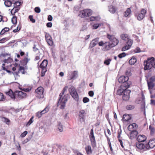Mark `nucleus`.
<instances>
[{"label":"nucleus","instance_id":"obj_45","mask_svg":"<svg viewBox=\"0 0 155 155\" xmlns=\"http://www.w3.org/2000/svg\"><path fill=\"white\" fill-rule=\"evenodd\" d=\"M133 43V41L131 39H129L127 43V45L129 47H131Z\"/></svg>","mask_w":155,"mask_h":155},{"label":"nucleus","instance_id":"obj_1","mask_svg":"<svg viewBox=\"0 0 155 155\" xmlns=\"http://www.w3.org/2000/svg\"><path fill=\"white\" fill-rule=\"evenodd\" d=\"M107 37L109 40V41L105 42V43L107 44V47H108V49H110L118 44V40L114 36L107 34Z\"/></svg>","mask_w":155,"mask_h":155},{"label":"nucleus","instance_id":"obj_46","mask_svg":"<svg viewBox=\"0 0 155 155\" xmlns=\"http://www.w3.org/2000/svg\"><path fill=\"white\" fill-rule=\"evenodd\" d=\"M151 62H152V68L153 67V68H155V62L154 61V58L153 57H151Z\"/></svg>","mask_w":155,"mask_h":155},{"label":"nucleus","instance_id":"obj_42","mask_svg":"<svg viewBox=\"0 0 155 155\" xmlns=\"http://www.w3.org/2000/svg\"><path fill=\"white\" fill-rule=\"evenodd\" d=\"M18 71L19 72H20L22 74H25L24 68L23 67L20 66L18 69Z\"/></svg>","mask_w":155,"mask_h":155},{"label":"nucleus","instance_id":"obj_58","mask_svg":"<svg viewBox=\"0 0 155 155\" xmlns=\"http://www.w3.org/2000/svg\"><path fill=\"white\" fill-rule=\"evenodd\" d=\"M108 143L109 145V146L110 150V151L112 152L113 151V149L111 147V144L110 140H108Z\"/></svg>","mask_w":155,"mask_h":155},{"label":"nucleus","instance_id":"obj_55","mask_svg":"<svg viewBox=\"0 0 155 155\" xmlns=\"http://www.w3.org/2000/svg\"><path fill=\"white\" fill-rule=\"evenodd\" d=\"M29 18L30 20L32 22L35 23V19L33 18V17L32 15H30L29 16Z\"/></svg>","mask_w":155,"mask_h":155},{"label":"nucleus","instance_id":"obj_33","mask_svg":"<svg viewBox=\"0 0 155 155\" xmlns=\"http://www.w3.org/2000/svg\"><path fill=\"white\" fill-rule=\"evenodd\" d=\"M4 4L6 6L10 7L12 4V2L9 0H7L5 2Z\"/></svg>","mask_w":155,"mask_h":155},{"label":"nucleus","instance_id":"obj_52","mask_svg":"<svg viewBox=\"0 0 155 155\" xmlns=\"http://www.w3.org/2000/svg\"><path fill=\"white\" fill-rule=\"evenodd\" d=\"M19 72V71H15L14 72H12V74L15 76V78H16V77L17 78L18 76L19 77V76L18 75V74Z\"/></svg>","mask_w":155,"mask_h":155},{"label":"nucleus","instance_id":"obj_19","mask_svg":"<svg viewBox=\"0 0 155 155\" xmlns=\"http://www.w3.org/2000/svg\"><path fill=\"white\" fill-rule=\"evenodd\" d=\"M124 90V87L123 85H121L117 91V94L120 95L123 93Z\"/></svg>","mask_w":155,"mask_h":155},{"label":"nucleus","instance_id":"obj_36","mask_svg":"<svg viewBox=\"0 0 155 155\" xmlns=\"http://www.w3.org/2000/svg\"><path fill=\"white\" fill-rule=\"evenodd\" d=\"M105 42H104L103 41H101L98 43V45L99 46H103L104 45H105V48L107 50H108L109 49H108V47H107V44L106 43H105Z\"/></svg>","mask_w":155,"mask_h":155},{"label":"nucleus","instance_id":"obj_41","mask_svg":"<svg viewBox=\"0 0 155 155\" xmlns=\"http://www.w3.org/2000/svg\"><path fill=\"white\" fill-rule=\"evenodd\" d=\"M49 108L48 106L46 107L43 110L41 111V113L43 114L48 112L49 110Z\"/></svg>","mask_w":155,"mask_h":155},{"label":"nucleus","instance_id":"obj_15","mask_svg":"<svg viewBox=\"0 0 155 155\" xmlns=\"http://www.w3.org/2000/svg\"><path fill=\"white\" fill-rule=\"evenodd\" d=\"M78 72L75 71L71 72V76L70 77L69 80H75L78 77Z\"/></svg>","mask_w":155,"mask_h":155},{"label":"nucleus","instance_id":"obj_18","mask_svg":"<svg viewBox=\"0 0 155 155\" xmlns=\"http://www.w3.org/2000/svg\"><path fill=\"white\" fill-rule=\"evenodd\" d=\"M136 146L137 148V150L138 151L139 150L144 149L145 147L144 145L140 142H138L136 143Z\"/></svg>","mask_w":155,"mask_h":155},{"label":"nucleus","instance_id":"obj_29","mask_svg":"<svg viewBox=\"0 0 155 155\" xmlns=\"http://www.w3.org/2000/svg\"><path fill=\"white\" fill-rule=\"evenodd\" d=\"M137 61L136 58L134 57H132L129 61V63L131 65L134 64Z\"/></svg>","mask_w":155,"mask_h":155},{"label":"nucleus","instance_id":"obj_12","mask_svg":"<svg viewBox=\"0 0 155 155\" xmlns=\"http://www.w3.org/2000/svg\"><path fill=\"white\" fill-rule=\"evenodd\" d=\"M45 38L48 45L51 46H52L53 41L52 40V37L48 33H46L45 35Z\"/></svg>","mask_w":155,"mask_h":155},{"label":"nucleus","instance_id":"obj_3","mask_svg":"<svg viewBox=\"0 0 155 155\" xmlns=\"http://www.w3.org/2000/svg\"><path fill=\"white\" fill-rule=\"evenodd\" d=\"M128 77L124 76H120L118 79V82L123 84L121 85H123L125 88L128 87L131 84L130 81H128Z\"/></svg>","mask_w":155,"mask_h":155},{"label":"nucleus","instance_id":"obj_10","mask_svg":"<svg viewBox=\"0 0 155 155\" xmlns=\"http://www.w3.org/2000/svg\"><path fill=\"white\" fill-rule=\"evenodd\" d=\"M90 140L91 141V144L93 147L96 146V141L95 137L94 134L93 129H92L91 130L90 133L89 135Z\"/></svg>","mask_w":155,"mask_h":155},{"label":"nucleus","instance_id":"obj_62","mask_svg":"<svg viewBox=\"0 0 155 155\" xmlns=\"http://www.w3.org/2000/svg\"><path fill=\"white\" fill-rule=\"evenodd\" d=\"M146 10L143 9L141 11V13L140 14H142L143 15H144V16H145L146 13Z\"/></svg>","mask_w":155,"mask_h":155},{"label":"nucleus","instance_id":"obj_48","mask_svg":"<svg viewBox=\"0 0 155 155\" xmlns=\"http://www.w3.org/2000/svg\"><path fill=\"white\" fill-rule=\"evenodd\" d=\"M89 101V99L87 97H84L83 99V101L84 103L88 102Z\"/></svg>","mask_w":155,"mask_h":155},{"label":"nucleus","instance_id":"obj_54","mask_svg":"<svg viewBox=\"0 0 155 155\" xmlns=\"http://www.w3.org/2000/svg\"><path fill=\"white\" fill-rule=\"evenodd\" d=\"M42 114H43L42 113H41V111L40 112H38L36 113V116L38 118L41 117Z\"/></svg>","mask_w":155,"mask_h":155},{"label":"nucleus","instance_id":"obj_30","mask_svg":"<svg viewBox=\"0 0 155 155\" xmlns=\"http://www.w3.org/2000/svg\"><path fill=\"white\" fill-rule=\"evenodd\" d=\"M1 118L3 122L6 123V124H9L10 121L8 119L4 117H1Z\"/></svg>","mask_w":155,"mask_h":155},{"label":"nucleus","instance_id":"obj_56","mask_svg":"<svg viewBox=\"0 0 155 155\" xmlns=\"http://www.w3.org/2000/svg\"><path fill=\"white\" fill-rule=\"evenodd\" d=\"M35 11L36 12L39 13L40 12L41 10L39 8L36 7L35 8Z\"/></svg>","mask_w":155,"mask_h":155},{"label":"nucleus","instance_id":"obj_21","mask_svg":"<svg viewBox=\"0 0 155 155\" xmlns=\"http://www.w3.org/2000/svg\"><path fill=\"white\" fill-rule=\"evenodd\" d=\"M19 9V7L14 6V8L11 10V13L12 15H15V13L17 12Z\"/></svg>","mask_w":155,"mask_h":155},{"label":"nucleus","instance_id":"obj_57","mask_svg":"<svg viewBox=\"0 0 155 155\" xmlns=\"http://www.w3.org/2000/svg\"><path fill=\"white\" fill-rule=\"evenodd\" d=\"M28 132L27 131H24L23 133H22L20 135V137H25L27 134Z\"/></svg>","mask_w":155,"mask_h":155},{"label":"nucleus","instance_id":"obj_22","mask_svg":"<svg viewBox=\"0 0 155 155\" xmlns=\"http://www.w3.org/2000/svg\"><path fill=\"white\" fill-rule=\"evenodd\" d=\"M48 62L47 60H44L40 65V68H46Z\"/></svg>","mask_w":155,"mask_h":155},{"label":"nucleus","instance_id":"obj_2","mask_svg":"<svg viewBox=\"0 0 155 155\" xmlns=\"http://www.w3.org/2000/svg\"><path fill=\"white\" fill-rule=\"evenodd\" d=\"M64 93L62 92V93L60 94L59 99L58 103V105L61 106L60 108L62 109L64 108L65 104L68 101V98L67 97L64 96L63 97Z\"/></svg>","mask_w":155,"mask_h":155},{"label":"nucleus","instance_id":"obj_59","mask_svg":"<svg viewBox=\"0 0 155 155\" xmlns=\"http://www.w3.org/2000/svg\"><path fill=\"white\" fill-rule=\"evenodd\" d=\"M121 129L120 130H118V135H117V138L118 139H120L121 137Z\"/></svg>","mask_w":155,"mask_h":155},{"label":"nucleus","instance_id":"obj_31","mask_svg":"<svg viewBox=\"0 0 155 155\" xmlns=\"http://www.w3.org/2000/svg\"><path fill=\"white\" fill-rule=\"evenodd\" d=\"M145 16L142 14L139 13L137 16V19L139 21L142 20Z\"/></svg>","mask_w":155,"mask_h":155},{"label":"nucleus","instance_id":"obj_60","mask_svg":"<svg viewBox=\"0 0 155 155\" xmlns=\"http://www.w3.org/2000/svg\"><path fill=\"white\" fill-rule=\"evenodd\" d=\"M21 5V2H15L14 3V6H15L16 7H18L19 6H20Z\"/></svg>","mask_w":155,"mask_h":155},{"label":"nucleus","instance_id":"obj_13","mask_svg":"<svg viewBox=\"0 0 155 155\" xmlns=\"http://www.w3.org/2000/svg\"><path fill=\"white\" fill-rule=\"evenodd\" d=\"M86 113L84 110H82L79 111V116L80 120L81 122L84 121Z\"/></svg>","mask_w":155,"mask_h":155},{"label":"nucleus","instance_id":"obj_47","mask_svg":"<svg viewBox=\"0 0 155 155\" xmlns=\"http://www.w3.org/2000/svg\"><path fill=\"white\" fill-rule=\"evenodd\" d=\"M149 129L150 130V133L151 134H153L155 131V129L151 125L149 126Z\"/></svg>","mask_w":155,"mask_h":155},{"label":"nucleus","instance_id":"obj_49","mask_svg":"<svg viewBox=\"0 0 155 155\" xmlns=\"http://www.w3.org/2000/svg\"><path fill=\"white\" fill-rule=\"evenodd\" d=\"M134 108V106L133 105H128L127 106L126 108L128 110H130L131 109H133Z\"/></svg>","mask_w":155,"mask_h":155},{"label":"nucleus","instance_id":"obj_4","mask_svg":"<svg viewBox=\"0 0 155 155\" xmlns=\"http://www.w3.org/2000/svg\"><path fill=\"white\" fill-rule=\"evenodd\" d=\"M151 82H147L148 89L151 94V98H155V85H154V80Z\"/></svg>","mask_w":155,"mask_h":155},{"label":"nucleus","instance_id":"obj_20","mask_svg":"<svg viewBox=\"0 0 155 155\" xmlns=\"http://www.w3.org/2000/svg\"><path fill=\"white\" fill-rule=\"evenodd\" d=\"M57 128L58 130L60 132H62L63 131V127L62 124L60 121L57 122Z\"/></svg>","mask_w":155,"mask_h":155},{"label":"nucleus","instance_id":"obj_37","mask_svg":"<svg viewBox=\"0 0 155 155\" xmlns=\"http://www.w3.org/2000/svg\"><path fill=\"white\" fill-rule=\"evenodd\" d=\"M41 77H43L44 76L45 73L47 71V69L46 68H41Z\"/></svg>","mask_w":155,"mask_h":155},{"label":"nucleus","instance_id":"obj_51","mask_svg":"<svg viewBox=\"0 0 155 155\" xmlns=\"http://www.w3.org/2000/svg\"><path fill=\"white\" fill-rule=\"evenodd\" d=\"M126 55L125 53L124 52H123L122 53L119 54L118 55V57L119 58H121L125 57Z\"/></svg>","mask_w":155,"mask_h":155},{"label":"nucleus","instance_id":"obj_39","mask_svg":"<svg viewBox=\"0 0 155 155\" xmlns=\"http://www.w3.org/2000/svg\"><path fill=\"white\" fill-rule=\"evenodd\" d=\"M34 118V117H31V118L27 122L26 126H29L31 124H32L33 122V119Z\"/></svg>","mask_w":155,"mask_h":155},{"label":"nucleus","instance_id":"obj_24","mask_svg":"<svg viewBox=\"0 0 155 155\" xmlns=\"http://www.w3.org/2000/svg\"><path fill=\"white\" fill-rule=\"evenodd\" d=\"M108 10L111 13L114 14L115 12L116 9L114 6L111 5L108 6Z\"/></svg>","mask_w":155,"mask_h":155},{"label":"nucleus","instance_id":"obj_8","mask_svg":"<svg viewBox=\"0 0 155 155\" xmlns=\"http://www.w3.org/2000/svg\"><path fill=\"white\" fill-rule=\"evenodd\" d=\"M128 88L124 87V90L123 92V100L125 101L128 100L130 98V94L131 91L127 89Z\"/></svg>","mask_w":155,"mask_h":155},{"label":"nucleus","instance_id":"obj_5","mask_svg":"<svg viewBox=\"0 0 155 155\" xmlns=\"http://www.w3.org/2000/svg\"><path fill=\"white\" fill-rule=\"evenodd\" d=\"M68 91L72 97L76 101H78V96L75 87L73 86H71V87L69 88Z\"/></svg>","mask_w":155,"mask_h":155},{"label":"nucleus","instance_id":"obj_40","mask_svg":"<svg viewBox=\"0 0 155 155\" xmlns=\"http://www.w3.org/2000/svg\"><path fill=\"white\" fill-rule=\"evenodd\" d=\"M12 21L13 24H15L17 23V17L16 16H13L12 18Z\"/></svg>","mask_w":155,"mask_h":155},{"label":"nucleus","instance_id":"obj_53","mask_svg":"<svg viewBox=\"0 0 155 155\" xmlns=\"http://www.w3.org/2000/svg\"><path fill=\"white\" fill-rule=\"evenodd\" d=\"M5 99V98L4 97L3 94L0 92V101H3Z\"/></svg>","mask_w":155,"mask_h":155},{"label":"nucleus","instance_id":"obj_11","mask_svg":"<svg viewBox=\"0 0 155 155\" xmlns=\"http://www.w3.org/2000/svg\"><path fill=\"white\" fill-rule=\"evenodd\" d=\"M155 146V139L150 140L148 144L146 145L145 148L147 150L152 149Z\"/></svg>","mask_w":155,"mask_h":155},{"label":"nucleus","instance_id":"obj_44","mask_svg":"<svg viewBox=\"0 0 155 155\" xmlns=\"http://www.w3.org/2000/svg\"><path fill=\"white\" fill-rule=\"evenodd\" d=\"M111 61V59L110 58L105 60L104 62V64L107 65H108L110 64Z\"/></svg>","mask_w":155,"mask_h":155},{"label":"nucleus","instance_id":"obj_34","mask_svg":"<svg viewBox=\"0 0 155 155\" xmlns=\"http://www.w3.org/2000/svg\"><path fill=\"white\" fill-rule=\"evenodd\" d=\"M12 61V59L10 57L8 58L7 59H5L3 61V62L4 63H10Z\"/></svg>","mask_w":155,"mask_h":155},{"label":"nucleus","instance_id":"obj_6","mask_svg":"<svg viewBox=\"0 0 155 155\" xmlns=\"http://www.w3.org/2000/svg\"><path fill=\"white\" fill-rule=\"evenodd\" d=\"M44 89L42 87H38L35 91L36 96L39 98H43L44 97Z\"/></svg>","mask_w":155,"mask_h":155},{"label":"nucleus","instance_id":"obj_26","mask_svg":"<svg viewBox=\"0 0 155 155\" xmlns=\"http://www.w3.org/2000/svg\"><path fill=\"white\" fill-rule=\"evenodd\" d=\"M29 60V59H28L27 58H25L22 61H21L20 62L21 65L23 66H25L27 64Z\"/></svg>","mask_w":155,"mask_h":155},{"label":"nucleus","instance_id":"obj_63","mask_svg":"<svg viewBox=\"0 0 155 155\" xmlns=\"http://www.w3.org/2000/svg\"><path fill=\"white\" fill-rule=\"evenodd\" d=\"M153 80H154V85H155V76H153L152 77L150 80V81L149 82H151L152 81H153Z\"/></svg>","mask_w":155,"mask_h":155},{"label":"nucleus","instance_id":"obj_14","mask_svg":"<svg viewBox=\"0 0 155 155\" xmlns=\"http://www.w3.org/2000/svg\"><path fill=\"white\" fill-rule=\"evenodd\" d=\"M99 41V38H96L90 42L89 48H91L94 47L98 43Z\"/></svg>","mask_w":155,"mask_h":155},{"label":"nucleus","instance_id":"obj_38","mask_svg":"<svg viewBox=\"0 0 155 155\" xmlns=\"http://www.w3.org/2000/svg\"><path fill=\"white\" fill-rule=\"evenodd\" d=\"M101 25V24H95L93 25L92 28L93 29H96Z\"/></svg>","mask_w":155,"mask_h":155},{"label":"nucleus","instance_id":"obj_43","mask_svg":"<svg viewBox=\"0 0 155 155\" xmlns=\"http://www.w3.org/2000/svg\"><path fill=\"white\" fill-rule=\"evenodd\" d=\"M137 132L136 130L132 131L130 133V137H134L137 135Z\"/></svg>","mask_w":155,"mask_h":155},{"label":"nucleus","instance_id":"obj_25","mask_svg":"<svg viewBox=\"0 0 155 155\" xmlns=\"http://www.w3.org/2000/svg\"><path fill=\"white\" fill-rule=\"evenodd\" d=\"M6 94L7 95H9L12 99H15V96L12 90L9 91L8 92H6Z\"/></svg>","mask_w":155,"mask_h":155},{"label":"nucleus","instance_id":"obj_28","mask_svg":"<svg viewBox=\"0 0 155 155\" xmlns=\"http://www.w3.org/2000/svg\"><path fill=\"white\" fill-rule=\"evenodd\" d=\"M85 150L88 155H90L92 153L91 147L90 146L88 145L85 147Z\"/></svg>","mask_w":155,"mask_h":155},{"label":"nucleus","instance_id":"obj_50","mask_svg":"<svg viewBox=\"0 0 155 155\" xmlns=\"http://www.w3.org/2000/svg\"><path fill=\"white\" fill-rule=\"evenodd\" d=\"M130 48V47H129L127 45L126 46L122 48V50L123 51H124L129 49Z\"/></svg>","mask_w":155,"mask_h":155},{"label":"nucleus","instance_id":"obj_64","mask_svg":"<svg viewBox=\"0 0 155 155\" xmlns=\"http://www.w3.org/2000/svg\"><path fill=\"white\" fill-rule=\"evenodd\" d=\"M29 140H30L28 138H26L22 142V143L23 144H25L29 141Z\"/></svg>","mask_w":155,"mask_h":155},{"label":"nucleus","instance_id":"obj_16","mask_svg":"<svg viewBox=\"0 0 155 155\" xmlns=\"http://www.w3.org/2000/svg\"><path fill=\"white\" fill-rule=\"evenodd\" d=\"M16 94H17L19 98L22 99L26 96V94L21 91H17L15 92Z\"/></svg>","mask_w":155,"mask_h":155},{"label":"nucleus","instance_id":"obj_17","mask_svg":"<svg viewBox=\"0 0 155 155\" xmlns=\"http://www.w3.org/2000/svg\"><path fill=\"white\" fill-rule=\"evenodd\" d=\"M146 137L143 135H139L137 138V140L139 142H143L146 140Z\"/></svg>","mask_w":155,"mask_h":155},{"label":"nucleus","instance_id":"obj_32","mask_svg":"<svg viewBox=\"0 0 155 155\" xmlns=\"http://www.w3.org/2000/svg\"><path fill=\"white\" fill-rule=\"evenodd\" d=\"M121 38L123 40L125 41L128 39V35L126 34H122Z\"/></svg>","mask_w":155,"mask_h":155},{"label":"nucleus","instance_id":"obj_23","mask_svg":"<svg viewBox=\"0 0 155 155\" xmlns=\"http://www.w3.org/2000/svg\"><path fill=\"white\" fill-rule=\"evenodd\" d=\"M131 119V116L129 114H124L123 115V119L124 121H128Z\"/></svg>","mask_w":155,"mask_h":155},{"label":"nucleus","instance_id":"obj_61","mask_svg":"<svg viewBox=\"0 0 155 155\" xmlns=\"http://www.w3.org/2000/svg\"><path fill=\"white\" fill-rule=\"evenodd\" d=\"M88 94L89 96L92 97L94 95V92L93 91H90L88 92Z\"/></svg>","mask_w":155,"mask_h":155},{"label":"nucleus","instance_id":"obj_35","mask_svg":"<svg viewBox=\"0 0 155 155\" xmlns=\"http://www.w3.org/2000/svg\"><path fill=\"white\" fill-rule=\"evenodd\" d=\"M100 19V18L98 17L91 16L90 17V21H92L94 20H99Z\"/></svg>","mask_w":155,"mask_h":155},{"label":"nucleus","instance_id":"obj_9","mask_svg":"<svg viewBox=\"0 0 155 155\" xmlns=\"http://www.w3.org/2000/svg\"><path fill=\"white\" fill-rule=\"evenodd\" d=\"M151 60L150 58H148L147 61L144 62V69L145 70L150 69L152 68Z\"/></svg>","mask_w":155,"mask_h":155},{"label":"nucleus","instance_id":"obj_7","mask_svg":"<svg viewBox=\"0 0 155 155\" xmlns=\"http://www.w3.org/2000/svg\"><path fill=\"white\" fill-rule=\"evenodd\" d=\"M92 13V11L90 9H85L80 11L79 16L81 18L86 17L90 16Z\"/></svg>","mask_w":155,"mask_h":155},{"label":"nucleus","instance_id":"obj_27","mask_svg":"<svg viewBox=\"0 0 155 155\" xmlns=\"http://www.w3.org/2000/svg\"><path fill=\"white\" fill-rule=\"evenodd\" d=\"M131 11L130 8H127L124 12V16L125 17L128 16L131 13Z\"/></svg>","mask_w":155,"mask_h":155}]
</instances>
